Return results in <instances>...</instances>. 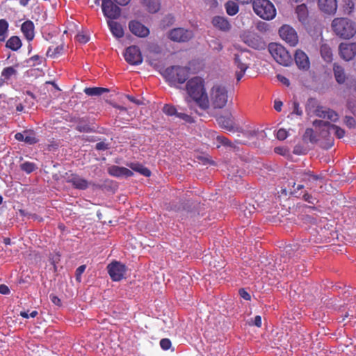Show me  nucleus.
I'll use <instances>...</instances> for the list:
<instances>
[{
  "label": "nucleus",
  "mask_w": 356,
  "mask_h": 356,
  "mask_svg": "<svg viewBox=\"0 0 356 356\" xmlns=\"http://www.w3.org/2000/svg\"><path fill=\"white\" fill-rule=\"evenodd\" d=\"M234 64L237 67V70L236 71V80L239 81L248 68V65L245 61L242 54H235Z\"/></svg>",
  "instance_id": "f3484780"
},
{
  "label": "nucleus",
  "mask_w": 356,
  "mask_h": 356,
  "mask_svg": "<svg viewBox=\"0 0 356 356\" xmlns=\"http://www.w3.org/2000/svg\"><path fill=\"white\" fill-rule=\"evenodd\" d=\"M277 79L282 83H283L284 85H285L286 86H290V81L289 80L285 77L283 75H281V74H277Z\"/></svg>",
  "instance_id": "6e6d98bb"
},
{
  "label": "nucleus",
  "mask_w": 356,
  "mask_h": 356,
  "mask_svg": "<svg viewBox=\"0 0 356 356\" xmlns=\"http://www.w3.org/2000/svg\"><path fill=\"white\" fill-rule=\"evenodd\" d=\"M113 20H107L108 28L114 37L121 38L124 36L123 27L120 23Z\"/></svg>",
  "instance_id": "412c9836"
},
{
  "label": "nucleus",
  "mask_w": 356,
  "mask_h": 356,
  "mask_svg": "<svg viewBox=\"0 0 356 356\" xmlns=\"http://www.w3.org/2000/svg\"><path fill=\"white\" fill-rule=\"evenodd\" d=\"M319 8L327 14H334L337 9V0H318Z\"/></svg>",
  "instance_id": "6ab92c4d"
},
{
  "label": "nucleus",
  "mask_w": 356,
  "mask_h": 356,
  "mask_svg": "<svg viewBox=\"0 0 356 356\" xmlns=\"http://www.w3.org/2000/svg\"><path fill=\"white\" fill-rule=\"evenodd\" d=\"M108 172L110 175L116 177H129L134 175L133 172L124 167L112 165L108 168Z\"/></svg>",
  "instance_id": "a211bd4d"
},
{
  "label": "nucleus",
  "mask_w": 356,
  "mask_h": 356,
  "mask_svg": "<svg viewBox=\"0 0 356 356\" xmlns=\"http://www.w3.org/2000/svg\"><path fill=\"white\" fill-rule=\"evenodd\" d=\"M177 117L180 118V119H181V120H183L186 122H188V123L193 122V119L191 116V115H188V114H186V113H184L178 112L177 114Z\"/></svg>",
  "instance_id": "ea45409f"
},
{
  "label": "nucleus",
  "mask_w": 356,
  "mask_h": 356,
  "mask_svg": "<svg viewBox=\"0 0 356 356\" xmlns=\"http://www.w3.org/2000/svg\"><path fill=\"white\" fill-rule=\"evenodd\" d=\"M313 124L314 127L321 129V134L323 137L329 136L331 131L334 132L338 138H342L345 135V131L343 129L327 121L316 120L313 122Z\"/></svg>",
  "instance_id": "0eeeda50"
},
{
  "label": "nucleus",
  "mask_w": 356,
  "mask_h": 356,
  "mask_svg": "<svg viewBox=\"0 0 356 356\" xmlns=\"http://www.w3.org/2000/svg\"><path fill=\"white\" fill-rule=\"evenodd\" d=\"M162 111L165 115H167L168 116H172V115L177 116V114L178 113L177 111V108L173 105H171V104L164 105Z\"/></svg>",
  "instance_id": "e433bc0d"
},
{
  "label": "nucleus",
  "mask_w": 356,
  "mask_h": 356,
  "mask_svg": "<svg viewBox=\"0 0 356 356\" xmlns=\"http://www.w3.org/2000/svg\"><path fill=\"white\" fill-rule=\"evenodd\" d=\"M261 324V317L259 315L256 316L254 319H251V321L249 322L250 325H255L258 327H260Z\"/></svg>",
  "instance_id": "49530a36"
},
{
  "label": "nucleus",
  "mask_w": 356,
  "mask_h": 356,
  "mask_svg": "<svg viewBox=\"0 0 356 356\" xmlns=\"http://www.w3.org/2000/svg\"><path fill=\"white\" fill-rule=\"evenodd\" d=\"M76 39L77 41H79L80 43H86L89 40V37L86 35H84L83 33H79L76 36Z\"/></svg>",
  "instance_id": "09e8293b"
},
{
  "label": "nucleus",
  "mask_w": 356,
  "mask_h": 356,
  "mask_svg": "<svg viewBox=\"0 0 356 356\" xmlns=\"http://www.w3.org/2000/svg\"><path fill=\"white\" fill-rule=\"evenodd\" d=\"M20 316L24 318H28L29 317V314L27 312L23 311L20 312Z\"/></svg>",
  "instance_id": "774afa93"
},
{
  "label": "nucleus",
  "mask_w": 356,
  "mask_h": 356,
  "mask_svg": "<svg viewBox=\"0 0 356 356\" xmlns=\"http://www.w3.org/2000/svg\"><path fill=\"white\" fill-rule=\"evenodd\" d=\"M83 92L88 96H101L105 92H109V90L102 87L86 88Z\"/></svg>",
  "instance_id": "cd10ccee"
},
{
  "label": "nucleus",
  "mask_w": 356,
  "mask_h": 356,
  "mask_svg": "<svg viewBox=\"0 0 356 356\" xmlns=\"http://www.w3.org/2000/svg\"><path fill=\"white\" fill-rule=\"evenodd\" d=\"M303 177L302 178V180H310L311 179L312 180H318L319 179V177L318 175H313L310 171L305 172L302 174Z\"/></svg>",
  "instance_id": "79ce46f5"
},
{
  "label": "nucleus",
  "mask_w": 356,
  "mask_h": 356,
  "mask_svg": "<svg viewBox=\"0 0 356 356\" xmlns=\"http://www.w3.org/2000/svg\"><path fill=\"white\" fill-rule=\"evenodd\" d=\"M21 31L28 41H31L34 38V24L32 21H25L21 26Z\"/></svg>",
  "instance_id": "aec40b11"
},
{
  "label": "nucleus",
  "mask_w": 356,
  "mask_h": 356,
  "mask_svg": "<svg viewBox=\"0 0 356 356\" xmlns=\"http://www.w3.org/2000/svg\"><path fill=\"white\" fill-rule=\"evenodd\" d=\"M20 168L22 170L29 174L33 172L37 167L34 163L26 161L20 165Z\"/></svg>",
  "instance_id": "c9c22d12"
},
{
  "label": "nucleus",
  "mask_w": 356,
  "mask_h": 356,
  "mask_svg": "<svg viewBox=\"0 0 356 356\" xmlns=\"http://www.w3.org/2000/svg\"><path fill=\"white\" fill-rule=\"evenodd\" d=\"M294 60L296 65L300 70H308L310 67V62L307 55L301 49H297Z\"/></svg>",
  "instance_id": "2eb2a0df"
},
{
  "label": "nucleus",
  "mask_w": 356,
  "mask_h": 356,
  "mask_svg": "<svg viewBox=\"0 0 356 356\" xmlns=\"http://www.w3.org/2000/svg\"><path fill=\"white\" fill-rule=\"evenodd\" d=\"M268 51L275 60L284 66H289L293 59L289 52L280 44L272 42L268 45Z\"/></svg>",
  "instance_id": "423d86ee"
},
{
  "label": "nucleus",
  "mask_w": 356,
  "mask_h": 356,
  "mask_svg": "<svg viewBox=\"0 0 356 356\" xmlns=\"http://www.w3.org/2000/svg\"><path fill=\"white\" fill-rule=\"evenodd\" d=\"M129 28L133 34L140 38H145L149 33V29L138 21H131Z\"/></svg>",
  "instance_id": "dca6fc26"
},
{
  "label": "nucleus",
  "mask_w": 356,
  "mask_h": 356,
  "mask_svg": "<svg viewBox=\"0 0 356 356\" xmlns=\"http://www.w3.org/2000/svg\"><path fill=\"white\" fill-rule=\"evenodd\" d=\"M316 115L319 118H327L332 122H336L338 120V114L333 110L331 109H323L318 108L316 110Z\"/></svg>",
  "instance_id": "4be33fe9"
},
{
  "label": "nucleus",
  "mask_w": 356,
  "mask_h": 356,
  "mask_svg": "<svg viewBox=\"0 0 356 356\" xmlns=\"http://www.w3.org/2000/svg\"><path fill=\"white\" fill-rule=\"evenodd\" d=\"M161 348L164 350H168L172 346L171 341L169 339L164 338L160 341Z\"/></svg>",
  "instance_id": "58836bf2"
},
{
  "label": "nucleus",
  "mask_w": 356,
  "mask_h": 356,
  "mask_svg": "<svg viewBox=\"0 0 356 356\" xmlns=\"http://www.w3.org/2000/svg\"><path fill=\"white\" fill-rule=\"evenodd\" d=\"M9 293H10L9 288L6 285H5V284L0 285V293L1 294L6 295V294H8Z\"/></svg>",
  "instance_id": "052dcab7"
},
{
  "label": "nucleus",
  "mask_w": 356,
  "mask_h": 356,
  "mask_svg": "<svg viewBox=\"0 0 356 356\" xmlns=\"http://www.w3.org/2000/svg\"><path fill=\"white\" fill-rule=\"evenodd\" d=\"M63 51V44L57 45L56 47H49L47 51V56L50 58H57Z\"/></svg>",
  "instance_id": "7c9ffc66"
},
{
  "label": "nucleus",
  "mask_w": 356,
  "mask_h": 356,
  "mask_svg": "<svg viewBox=\"0 0 356 356\" xmlns=\"http://www.w3.org/2000/svg\"><path fill=\"white\" fill-rule=\"evenodd\" d=\"M302 140L305 143H310L314 144L317 143L318 139L314 134V130L312 128L306 129L302 136Z\"/></svg>",
  "instance_id": "c756f323"
},
{
  "label": "nucleus",
  "mask_w": 356,
  "mask_h": 356,
  "mask_svg": "<svg viewBox=\"0 0 356 356\" xmlns=\"http://www.w3.org/2000/svg\"><path fill=\"white\" fill-rule=\"evenodd\" d=\"M339 54L345 60H350L356 56V42H342L339 47Z\"/></svg>",
  "instance_id": "4468645a"
},
{
  "label": "nucleus",
  "mask_w": 356,
  "mask_h": 356,
  "mask_svg": "<svg viewBox=\"0 0 356 356\" xmlns=\"http://www.w3.org/2000/svg\"><path fill=\"white\" fill-rule=\"evenodd\" d=\"M86 268V265H81L80 266H79L76 270V272H75V275H76V281L78 282H81V275L83 273V272L85 271Z\"/></svg>",
  "instance_id": "a19ab883"
},
{
  "label": "nucleus",
  "mask_w": 356,
  "mask_h": 356,
  "mask_svg": "<svg viewBox=\"0 0 356 356\" xmlns=\"http://www.w3.org/2000/svg\"><path fill=\"white\" fill-rule=\"evenodd\" d=\"M8 22L4 19H0V36H3V38L1 39V40H4V38H5L4 36H5V34L6 33V32L8 31Z\"/></svg>",
  "instance_id": "4c0bfd02"
},
{
  "label": "nucleus",
  "mask_w": 356,
  "mask_h": 356,
  "mask_svg": "<svg viewBox=\"0 0 356 356\" xmlns=\"http://www.w3.org/2000/svg\"><path fill=\"white\" fill-rule=\"evenodd\" d=\"M345 124L349 128H355L356 127V120L353 117L346 116V118H345Z\"/></svg>",
  "instance_id": "37998d69"
},
{
  "label": "nucleus",
  "mask_w": 356,
  "mask_h": 356,
  "mask_svg": "<svg viewBox=\"0 0 356 356\" xmlns=\"http://www.w3.org/2000/svg\"><path fill=\"white\" fill-rule=\"evenodd\" d=\"M218 123L220 127L225 129L229 131H234V122L232 115L229 116H220L217 119Z\"/></svg>",
  "instance_id": "b1692460"
},
{
  "label": "nucleus",
  "mask_w": 356,
  "mask_h": 356,
  "mask_svg": "<svg viewBox=\"0 0 356 356\" xmlns=\"http://www.w3.org/2000/svg\"><path fill=\"white\" fill-rule=\"evenodd\" d=\"M240 296L245 300H250L251 296L248 292H247L244 289H241L239 290Z\"/></svg>",
  "instance_id": "864d4df0"
},
{
  "label": "nucleus",
  "mask_w": 356,
  "mask_h": 356,
  "mask_svg": "<svg viewBox=\"0 0 356 356\" xmlns=\"http://www.w3.org/2000/svg\"><path fill=\"white\" fill-rule=\"evenodd\" d=\"M188 97L186 102L190 107L192 100L202 110L209 108V97L205 88L204 80L200 76H195L188 80L185 87Z\"/></svg>",
  "instance_id": "f257e3e1"
},
{
  "label": "nucleus",
  "mask_w": 356,
  "mask_h": 356,
  "mask_svg": "<svg viewBox=\"0 0 356 356\" xmlns=\"http://www.w3.org/2000/svg\"><path fill=\"white\" fill-rule=\"evenodd\" d=\"M22 44V41L18 36H12L7 40L6 47L13 51H17Z\"/></svg>",
  "instance_id": "c85d7f7f"
},
{
  "label": "nucleus",
  "mask_w": 356,
  "mask_h": 356,
  "mask_svg": "<svg viewBox=\"0 0 356 356\" xmlns=\"http://www.w3.org/2000/svg\"><path fill=\"white\" fill-rule=\"evenodd\" d=\"M127 97L131 102H134L138 105L140 104V101L136 100L133 96L127 95Z\"/></svg>",
  "instance_id": "338daca9"
},
{
  "label": "nucleus",
  "mask_w": 356,
  "mask_h": 356,
  "mask_svg": "<svg viewBox=\"0 0 356 356\" xmlns=\"http://www.w3.org/2000/svg\"><path fill=\"white\" fill-rule=\"evenodd\" d=\"M138 172L145 177H149L151 175V171L147 168L144 167L143 165L140 167Z\"/></svg>",
  "instance_id": "4d7b16f0"
},
{
  "label": "nucleus",
  "mask_w": 356,
  "mask_h": 356,
  "mask_svg": "<svg viewBox=\"0 0 356 356\" xmlns=\"http://www.w3.org/2000/svg\"><path fill=\"white\" fill-rule=\"evenodd\" d=\"M189 74V67L174 65L166 68L163 76L171 85L179 88L178 85L185 83Z\"/></svg>",
  "instance_id": "7ed1b4c3"
},
{
  "label": "nucleus",
  "mask_w": 356,
  "mask_h": 356,
  "mask_svg": "<svg viewBox=\"0 0 356 356\" xmlns=\"http://www.w3.org/2000/svg\"><path fill=\"white\" fill-rule=\"evenodd\" d=\"M296 13L300 22L305 23L308 17V10L305 4H301L296 7Z\"/></svg>",
  "instance_id": "393cba45"
},
{
  "label": "nucleus",
  "mask_w": 356,
  "mask_h": 356,
  "mask_svg": "<svg viewBox=\"0 0 356 356\" xmlns=\"http://www.w3.org/2000/svg\"><path fill=\"white\" fill-rule=\"evenodd\" d=\"M30 60H32V61H34V62L38 61V64H40L41 63L40 57L38 55H34V56H31L30 58Z\"/></svg>",
  "instance_id": "69168bd1"
},
{
  "label": "nucleus",
  "mask_w": 356,
  "mask_h": 356,
  "mask_svg": "<svg viewBox=\"0 0 356 356\" xmlns=\"http://www.w3.org/2000/svg\"><path fill=\"white\" fill-rule=\"evenodd\" d=\"M142 3L149 13H155L160 9L159 0H142Z\"/></svg>",
  "instance_id": "bb28decb"
},
{
  "label": "nucleus",
  "mask_w": 356,
  "mask_h": 356,
  "mask_svg": "<svg viewBox=\"0 0 356 356\" xmlns=\"http://www.w3.org/2000/svg\"><path fill=\"white\" fill-rule=\"evenodd\" d=\"M25 137V131L23 133L18 132L15 134V138L18 141H24V142Z\"/></svg>",
  "instance_id": "680f3d73"
},
{
  "label": "nucleus",
  "mask_w": 356,
  "mask_h": 356,
  "mask_svg": "<svg viewBox=\"0 0 356 356\" xmlns=\"http://www.w3.org/2000/svg\"><path fill=\"white\" fill-rule=\"evenodd\" d=\"M227 13L233 16L238 12V6L233 1H228L225 5Z\"/></svg>",
  "instance_id": "473e14b6"
},
{
  "label": "nucleus",
  "mask_w": 356,
  "mask_h": 356,
  "mask_svg": "<svg viewBox=\"0 0 356 356\" xmlns=\"http://www.w3.org/2000/svg\"><path fill=\"white\" fill-rule=\"evenodd\" d=\"M24 142L29 145H34L38 142V138L33 131H25Z\"/></svg>",
  "instance_id": "72a5a7b5"
},
{
  "label": "nucleus",
  "mask_w": 356,
  "mask_h": 356,
  "mask_svg": "<svg viewBox=\"0 0 356 356\" xmlns=\"http://www.w3.org/2000/svg\"><path fill=\"white\" fill-rule=\"evenodd\" d=\"M254 12L265 20L273 19L276 16V9L269 0H252Z\"/></svg>",
  "instance_id": "39448f33"
},
{
  "label": "nucleus",
  "mask_w": 356,
  "mask_h": 356,
  "mask_svg": "<svg viewBox=\"0 0 356 356\" xmlns=\"http://www.w3.org/2000/svg\"><path fill=\"white\" fill-rule=\"evenodd\" d=\"M108 273L113 281L121 280L124 275L127 267L119 261H113L107 266Z\"/></svg>",
  "instance_id": "9b49d317"
},
{
  "label": "nucleus",
  "mask_w": 356,
  "mask_h": 356,
  "mask_svg": "<svg viewBox=\"0 0 356 356\" xmlns=\"http://www.w3.org/2000/svg\"><path fill=\"white\" fill-rule=\"evenodd\" d=\"M95 148L97 150L104 151L108 148V144L102 141L96 144Z\"/></svg>",
  "instance_id": "5fc2aeb1"
},
{
  "label": "nucleus",
  "mask_w": 356,
  "mask_h": 356,
  "mask_svg": "<svg viewBox=\"0 0 356 356\" xmlns=\"http://www.w3.org/2000/svg\"><path fill=\"white\" fill-rule=\"evenodd\" d=\"M217 140L223 145L232 146V142L227 138L222 136H218Z\"/></svg>",
  "instance_id": "de8ad7c7"
},
{
  "label": "nucleus",
  "mask_w": 356,
  "mask_h": 356,
  "mask_svg": "<svg viewBox=\"0 0 356 356\" xmlns=\"http://www.w3.org/2000/svg\"><path fill=\"white\" fill-rule=\"evenodd\" d=\"M280 38L291 47L298 43V36L296 30L289 25H283L279 29Z\"/></svg>",
  "instance_id": "1a4fd4ad"
},
{
  "label": "nucleus",
  "mask_w": 356,
  "mask_h": 356,
  "mask_svg": "<svg viewBox=\"0 0 356 356\" xmlns=\"http://www.w3.org/2000/svg\"><path fill=\"white\" fill-rule=\"evenodd\" d=\"M102 10L108 20L117 19L120 17L121 9L112 0H102Z\"/></svg>",
  "instance_id": "6e6552de"
},
{
  "label": "nucleus",
  "mask_w": 356,
  "mask_h": 356,
  "mask_svg": "<svg viewBox=\"0 0 356 356\" xmlns=\"http://www.w3.org/2000/svg\"><path fill=\"white\" fill-rule=\"evenodd\" d=\"M49 298L52 303H54L55 305L58 307L61 306V300L58 296L54 294H51Z\"/></svg>",
  "instance_id": "603ef678"
},
{
  "label": "nucleus",
  "mask_w": 356,
  "mask_h": 356,
  "mask_svg": "<svg viewBox=\"0 0 356 356\" xmlns=\"http://www.w3.org/2000/svg\"><path fill=\"white\" fill-rule=\"evenodd\" d=\"M213 25L219 30L227 31L230 29L231 25L228 20L220 16H216L212 19Z\"/></svg>",
  "instance_id": "5701e85b"
},
{
  "label": "nucleus",
  "mask_w": 356,
  "mask_h": 356,
  "mask_svg": "<svg viewBox=\"0 0 356 356\" xmlns=\"http://www.w3.org/2000/svg\"><path fill=\"white\" fill-rule=\"evenodd\" d=\"M283 104L281 101H277L275 100V102H274V108L280 112L282 110V106Z\"/></svg>",
  "instance_id": "e2e57ef3"
},
{
  "label": "nucleus",
  "mask_w": 356,
  "mask_h": 356,
  "mask_svg": "<svg viewBox=\"0 0 356 356\" xmlns=\"http://www.w3.org/2000/svg\"><path fill=\"white\" fill-rule=\"evenodd\" d=\"M288 136V132L284 129H280L277 132V138L280 140H284Z\"/></svg>",
  "instance_id": "c03bdc74"
},
{
  "label": "nucleus",
  "mask_w": 356,
  "mask_h": 356,
  "mask_svg": "<svg viewBox=\"0 0 356 356\" xmlns=\"http://www.w3.org/2000/svg\"><path fill=\"white\" fill-rule=\"evenodd\" d=\"M64 177L67 183L71 184L74 188L78 190H86L90 185V183L86 179L77 174L66 172Z\"/></svg>",
  "instance_id": "f8f14e48"
},
{
  "label": "nucleus",
  "mask_w": 356,
  "mask_h": 356,
  "mask_svg": "<svg viewBox=\"0 0 356 356\" xmlns=\"http://www.w3.org/2000/svg\"><path fill=\"white\" fill-rule=\"evenodd\" d=\"M143 165L138 163H131L128 165L129 167H130L133 170L138 172L140 170V167Z\"/></svg>",
  "instance_id": "bf43d9fd"
},
{
  "label": "nucleus",
  "mask_w": 356,
  "mask_h": 356,
  "mask_svg": "<svg viewBox=\"0 0 356 356\" xmlns=\"http://www.w3.org/2000/svg\"><path fill=\"white\" fill-rule=\"evenodd\" d=\"M168 37L174 42H184L188 41L193 37V33L183 28H176L170 31Z\"/></svg>",
  "instance_id": "ddd939ff"
},
{
  "label": "nucleus",
  "mask_w": 356,
  "mask_h": 356,
  "mask_svg": "<svg viewBox=\"0 0 356 356\" xmlns=\"http://www.w3.org/2000/svg\"><path fill=\"white\" fill-rule=\"evenodd\" d=\"M303 199L305 201L307 202L308 203L315 204L316 199L313 197V196L307 193H305L303 195Z\"/></svg>",
  "instance_id": "3c124183"
},
{
  "label": "nucleus",
  "mask_w": 356,
  "mask_h": 356,
  "mask_svg": "<svg viewBox=\"0 0 356 356\" xmlns=\"http://www.w3.org/2000/svg\"><path fill=\"white\" fill-rule=\"evenodd\" d=\"M334 145V140L332 138H329L326 141L321 143V147L323 149H328Z\"/></svg>",
  "instance_id": "a18cd8bd"
},
{
  "label": "nucleus",
  "mask_w": 356,
  "mask_h": 356,
  "mask_svg": "<svg viewBox=\"0 0 356 356\" xmlns=\"http://www.w3.org/2000/svg\"><path fill=\"white\" fill-rule=\"evenodd\" d=\"M331 27L335 35L341 39H350L356 33V24L346 17L334 18Z\"/></svg>",
  "instance_id": "f03ea898"
},
{
  "label": "nucleus",
  "mask_w": 356,
  "mask_h": 356,
  "mask_svg": "<svg viewBox=\"0 0 356 356\" xmlns=\"http://www.w3.org/2000/svg\"><path fill=\"white\" fill-rule=\"evenodd\" d=\"M17 74V70L13 67H6L3 69L1 72V77L3 78V80H9L11 76Z\"/></svg>",
  "instance_id": "f704fd0d"
},
{
  "label": "nucleus",
  "mask_w": 356,
  "mask_h": 356,
  "mask_svg": "<svg viewBox=\"0 0 356 356\" xmlns=\"http://www.w3.org/2000/svg\"><path fill=\"white\" fill-rule=\"evenodd\" d=\"M116 3L120 6L127 5L131 0H113Z\"/></svg>",
  "instance_id": "0e129e2a"
},
{
  "label": "nucleus",
  "mask_w": 356,
  "mask_h": 356,
  "mask_svg": "<svg viewBox=\"0 0 356 356\" xmlns=\"http://www.w3.org/2000/svg\"><path fill=\"white\" fill-rule=\"evenodd\" d=\"M209 106L214 109H221L226 106L228 102V91L225 86L214 85L209 92Z\"/></svg>",
  "instance_id": "20e7f679"
},
{
  "label": "nucleus",
  "mask_w": 356,
  "mask_h": 356,
  "mask_svg": "<svg viewBox=\"0 0 356 356\" xmlns=\"http://www.w3.org/2000/svg\"><path fill=\"white\" fill-rule=\"evenodd\" d=\"M320 51L321 56L326 62L332 60V52L331 48L326 44H323L321 46Z\"/></svg>",
  "instance_id": "2f4dec72"
},
{
  "label": "nucleus",
  "mask_w": 356,
  "mask_h": 356,
  "mask_svg": "<svg viewBox=\"0 0 356 356\" xmlns=\"http://www.w3.org/2000/svg\"><path fill=\"white\" fill-rule=\"evenodd\" d=\"M125 60L130 65H138L143 62L141 51L137 46L133 45L126 49L124 54Z\"/></svg>",
  "instance_id": "9d476101"
},
{
  "label": "nucleus",
  "mask_w": 356,
  "mask_h": 356,
  "mask_svg": "<svg viewBox=\"0 0 356 356\" xmlns=\"http://www.w3.org/2000/svg\"><path fill=\"white\" fill-rule=\"evenodd\" d=\"M293 113H296L298 115H301L302 114V111L300 109L298 102H293Z\"/></svg>",
  "instance_id": "8fccbe9b"
},
{
  "label": "nucleus",
  "mask_w": 356,
  "mask_h": 356,
  "mask_svg": "<svg viewBox=\"0 0 356 356\" xmlns=\"http://www.w3.org/2000/svg\"><path fill=\"white\" fill-rule=\"evenodd\" d=\"M76 129L79 132H89L91 130L88 125H77Z\"/></svg>",
  "instance_id": "13d9d810"
},
{
  "label": "nucleus",
  "mask_w": 356,
  "mask_h": 356,
  "mask_svg": "<svg viewBox=\"0 0 356 356\" xmlns=\"http://www.w3.org/2000/svg\"><path fill=\"white\" fill-rule=\"evenodd\" d=\"M333 71L336 81L339 83H343L346 78L343 68L339 65L334 63L333 66Z\"/></svg>",
  "instance_id": "a878e982"
}]
</instances>
